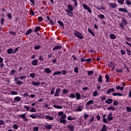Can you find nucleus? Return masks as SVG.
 Listing matches in <instances>:
<instances>
[{
	"mask_svg": "<svg viewBox=\"0 0 131 131\" xmlns=\"http://www.w3.org/2000/svg\"><path fill=\"white\" fill-rule=\"evenodd\" d=\"M68 93H69L68 90L66 89H64L62 90V95H65V94H68Z\"/></svg>",
	"mask_w": 131,
	"mask_h": 131,
	"instance_id": "7c9ffc66",
	"label": "nucleus"
},
{
	"mask_svg": "<svg viewBox=\"0 0 131 131\" xmlns=\"http://www.w3.org/2000/svg\"><path fill=\"white\" fill-rule=\"evenodd\" d=\"M76 99L77 100H79L80 98H81V95L79 93L76 94Z\"/></svg>",
	"mask_w": 131,
	"mask_h": 131,
	"instance_id": "e433bc0d",
	"label": "nucleus"
},
{
	"mask_svg": "<svg viewBox=\"0 0 131 131\" xmlns=\"http://www.w3.org/2000/svg\"><path fill=\"white\" fill-rule=\"evenodd\" d=\"M60 93H61V89L60 88L56 89V92L54 95V97H59Z\"/></svg>",
	"mask_w": 131,
	"mask_h": 131,
	"instance_id": "423d86ee",
	"label": "nucleus"
},
{
	"mask_svg": "<svg viewBox=\"0 0 131 131\" xmlns=\"http://www.w3.org/2000/svg\"><path fill=\"white\" fill-rule=\"evenodd\" d=\"M105 79H106V82H109V78H110V77L109 76V75L106 74L105 75Z\"/></svg>",
	"mask_w": 131,
	"mask_h": 131,
	"instance_id": "ea45409f",
	"label": "nucleus"
},
{
	"mask_svg": "<svg viewBox=\"0 0 131 131\" xmlns=\"http://www.w3.org/2000/svg\"><path fill=\"white\" fill-rule=\"evenodd\" d=\"M53 107L56 109H62L63 108V107H62L61 105H53Z\"/></svg>",
	"mask_w": 131,
	"mask_h": 131,
	"instance_id": "c756f323",
	"label": "nucleus"
},
{
	"mask_svg": "<svg viewBox=\"0 0 131 131\" xmlns=\"http://www.w3.org/2000/svg\"><path fill=\"white\" fill-rule=\"evenodd\" d=\"M35 75H36L35 73H32L30 74V76L32 78H34V77H35Z\"/></svg>",
	"mask_w": 131,
	"mask_h": 131,
	"instance_id": "c03bdc74",
	"label": "nucleus"
},
{
	"mask_svg": "<svg viewBox=\"0 0 131 131\" xmlns=\"http://www.w3.org/2000/svg\"><path fill=\"white\" fill-rule=\"evenodd\" d=\"M57 23L60 25V26H62V27H64V23H63L61 20H58Z\"/></svg>",
	"mask_w": 131,
	"mask_h": 131,
	"instance_id": "de8ad7c7",
	"label": "nucleus"
},
{
	"mask_svg": "<svg viewBox=\"0 0 131 131\" xmlns=\"http://www.w3.org/2000/svg\"><path fill=\"white\" fill-rule=\"evenodd\" d=\"M91 104H94V100H90L86 103V105L87 106H90V105H91Z\"/></svg>",
	"mask_w": 131,
	"mask_h": 131,
	"instance_id": "c85d7f7f",
	"label": "nucleus"
},
{
	"mask_svg": "<svg viewBox=\"0 0 131 131\" xmlns=\"http://www.w3.org/2000/svg\"><path fill=\"white\" fill-rule=\"evenodd\" d=\"M38 63V60L37 59H34L32 61L31 64L33 66H37V64Z\"/></svg>",
	"mask_w": 131,
	"mask_h": 131,
	"instance_id": "9d476101",
	"label": "nucleus"
},
{
	"mask_svg": "<svg viewBox=\"0 0 131 131\" xmlns=\"http://www.w3.org/2000/svg\"><path fill=\"white\" fill-rule=\"evenodd\" d=\"M112 92L114 93V92H115V89H114V88L108 89L107 91V95H110L111 93H112Z\"/></svg>",
	"mask_w": 131,
	"mask_h": 131,
	"instance_id": "dca6fc26",
	"label": "nucleus"
},
{
	"mask_svg": "<svg viewBox=\"0 0 131 131\" xmlns=\"http://www.w3.org/2000/svg\"><path fill=\"white\" fill-rule=\"evenodd\" d=\"M74 119H75V118H72L71 116H69L68 117V120H74Z\"/></svg>",
	"mask_w": 131,
	"mask_h": 131,
	"instance_id": "5fc2aeb1",
	"label": "nucleus"
},
{
	"mask_svg": "<svg viewBox=\"0 0 131 131\" xmlns=\"http://www.w3.org/2000/svg\"><path fill=\"white\" fill-rule=\"evenodd\" d=\"M15 73H16V70H12L10 72V74H11V75H14V74H15Z\"/></svg>",
	"mask_w": 131,
	"mask_h": 131,
	"instance_id": "bf43d9fd",
	"label": "nucleus"
},
{
	"mask_svg": "<svg viewBox=\"0 0 131 131\" xmlns=\"http://www.w3.org/2000/svg\"><path fill=\"white\" fill-rule=\"evenodd\" d=\"M108 5L112 9H115V8H117V5L115 3H108Z\"/></svg>",
	"mask_w": 131,
	"mask_h": 131,
	"instance_id": "6e6552de",
	"label": "nucleus"
},
{
	"mask_svg": "<svg viewBox=\"0 0 131 131\" xmlns=\"http://www.w3.org/2000/svg\"><path fill=\"white\" fill-rule=\"evenodd\" d=\"M77 110L78 111V112H81V111L83 110V107L82 106H78Z\"/></svg>",
	"mask_w": 131,
	"mask_h": 131,
	"instance_id": "b1692460",
	"label": "nucleus"
},
{
	"mask_svg": "<svg viewBox=\"0 0 131 131\" xmlns=\"http://www.w3.org/2000/svg\"><path fill=\"white\" fill-rule=\"evenodd\" d=\"M45 73L49 74V73H52V70L49 68H47L44 70Z\"/></svg>",
	"mask_w": 131,
	"mask_h": 131,
	"instance_id": "ddd939ff",
	"label": "nucleus"
},
{
	"mask_svg": "<svg viewBox=\"0 0 131 131\" xmlns=\"http://www.w3.org/2000/svg\"><path fill=\"white\" fill-rule=\"evenodd\" d=\"M36 111H37L36 109H35L34 107H32L31 109L30 110V112H33V113L36 112Z\"/></svg>",
	"mask_w": 131,
	"mask_h": 131,
	"instance_id": "49530a36",
	"label": "nucleus"
},
{
	"mask_svg": "<svg viewBox=\"0 0 131 131\" xmlns=\"http://www.w3.org/2000/svg\"><path fill=\"white\" fill-rule=\"evenodd\" d=\"M59 121L60 123H63L64 125L67 123V120L63 119L62 118H59Z\"/></svg>",
	"mask_w": 131,
	"mask_h": 131,
	"instance_id": "0eeeda50",
	"label": "nucleus"
},
{
	"mask_svg": "<svg viewBox=\"0 0 131 131\" xmlns=\"http://www.w3.org/2000/svg\"><path fill=\"white\" fill-rule=\"evenodd\" d=\"M108 67H110L111 68L113 67V66H114V65L115 66V64H114V62H113V61H111V62L110 63H108Z\"/></svg>",
	"mask_w": 131,
	"mask_h": 131,
	"instance_id": "4c0bfd02",
	"label": "nucleus"
},
{
	"mask_svg": "<svg viewBox=\"0 0 131 131\" xmlns=\"http://www.w3.org/2000/svg\"><path fill=\"white\" fill-rule=\"evenodd\" d=\"M14 100L16 102H20V100H21V97L19 96H16L14 98Z\"/></svg>",
	"mask_w": 131,
	"mask_h": 131,
	"instance_id": "cd10ccee",
	"label": "nucleus"
},
{
	"mask_svg": "<svg viewBox=\"0 0 131 131\" xmlns=\"http://www.w3.org/2000/svg\"><path fill=\"white\" fill-rule=\"evenodd\" d=\"M34 49L35 50H39L40 49V46L39 45H37L34 47Z\"/></svg>",
	"mask_w": 131,
	"mask_h": 131,
	"instance_id": "13d9d810",
	"label": "nucleus"
},
{
	"mask_svg": "<svg viewBox=\"0 0 131 131\" xmlns=\"http://www.w3.org/2000/svg\"><path fill=\"white\" fill-rule=\"evenodd\" d=\"M118 3L120 5H123L124 4V0H118Z\"/></svg>",
	"mask_w": 131,
	"mask_h": 131,
	"instance_id": "09e8293b",
	"label": "nucleus"
},
{
	"mask_svg": "<svg viewBox=\"0 0 131 131\" xmlns=\"http://www.w3.org/2000/svg\"><path fill=\"white\" fill-rule=\"evenodd\" d=\"M59 49H62V46H56L53 48V51H55V50H59Z\"/></svg>",
	"mask_w": 131,
	"mask_h": 131,
	"instance_id": "5701e85b",
	"label": "nucleus"
},
{
	"mask_svg": "<svg viewBox=\"0 0 131 131\" xmlns=\"http://www.w3.org/2000/svg\"><path fill=\"white\" fill-rule=\"evenodd\" d=\"M64 115V113L63 112H59L58 114V116H62Z\"/></svg>",
	"mask_w": 131,
	"mask_h": 131,
	"instance_id": "338daca9",
	"label": "nucleus"
},
{
	"mask_svg": "<svg viewBox=\"0 0 131 131\" xmlns=\"http://www.w3.org/2000/svg\"><path fill=\"white\" fill-rule=\"evenodd\" d=\"M88 75H92V74H94V71H88Z\"/></svg>",
	"mask_w": 131,
	"mask_h": 131,
	"instance_id": "4d7b16f0",
	"label": "nucleus"
},
{
	"mask_svg": "<svg viewBox=\"0 0 131 131\" xmlns=\"http://www.w3.org/2000/svg\"><path fill=\"white\" fill-rule=\"evenodd\" d=\"M60 118H62L63 119H66L67 118V116L66 114H64Z\"/></svg>",
	"mask_w": 131,
	"mask_h": 131,
	"instance_id": "774afa93",
	"label": "nucleus"
},
{
	"mask_svg": "<svg viewBox=\"0 0 131 131\" xmlns=\"http://www.w3.org/2000/svg\"><path fill=\"white\" fill-rule=\"evenodd\" d=\"M16 83L17 84H18V85H20V84H23V83H24V82H23V81H17Z\"/></svg>",
	"mask_w": 131,
	"mask_h": 131,
	"instance_id": "864d4df0",
	"label": "nucleus"
},
{
	"mask_svg": "<svg viewBox=\"0 0 131 131\" xmlns=\"http://www.w3.org/2000/svg\"><path fill=\"white\" fill-rule=\"evenodd\" d=\"M61 73H62V72L61 71H57V72H55L53 73V76H55V75H59V74H61Z\"/></svg>",
	"mask_w": 131,
	"mask_h": 131,
	"instance_id": "58836bf2",
	"label": "nucleus"
},
{
	"mask_svg": "<svg viewBox=\"0 0 131 131\" xmlns=\"http://www.w3.org/2000/svg\"><path fill=\"white\" fill-rule=\"evenodd\" d=\"M93 95L94 97H97L98 96V91H95L93 93Z\"/></svg>",
	"mask_w": 131,
	"mask_h": 131,
	"instance_id": "69168bd1",
	"label": "nucleus"
},
{
	"mask_svg": "<svg viewBox=\"0 0 131 131\" xmlns=\"http://www.w3.org/2000/svg\"><path fill=\"white\" fill-rule=\"evenodd\" d=\"M13 127L14 129H18V128H19V126L16 124H13Z\"/></svg>",
	"mask_w": 131,
	"mask_h": 131,
	"instance_id": "37998d69",
	"label": "nucleus"
},
{
	"mask_svg": "<svg viewBox=\"0 0 131 131\" xmlns=\"http://www.w3.org/2000/svg\"><path fill=\"white\" fill-rule=\"evenodd\" d=\"M107 126L105 124H103L101 128V131H107Z\"/></svg>",
	"mask_w": 131,
	"mask_h": 131,
	"instance_id": "bb28decb",
	"label": "nucleus"
},
{
	"mask_svg": "<svg viewBox=\"0 0 131 131\" xmlns=\"http://www.w3.org/2000/svg\"><path fill=\"white\" fill-rule=\"evenodd\" d=\"M45 128L48 130H51L53 128V126L51 124L46 125L45 126Z\"/></svg>",
	"mask_w": 131,
	"mask_h": 131,
	"instance_id": "f8f14e48",
	"label": "nucleus"
},
{
	"mask_svg": "<svg viewBox=\"0 0 131 131\" xmlns=\"http://www.w3.org/2000/svg\"><path fill=\"white\" fill-rule=\"evenodd\" d=\"M98 82H100V83H102V82H103V79L102 78V75H100L99 76V77L98 78Z\"/></svg>",
	"mask_w": 131,
	"mask_h": 131,
	"instance_id": "412c9836",
	"label": "nucleus"
},
{
	"mask_svg": "<svg viewBox=\"0 0 131 131\" xmlns=\"http://www.w3.org/2000/svg\"><path fill=\"white\" fill-rule=\"evenodd\" d=\"M61 74L62 75H67V71L63 70L61 71Z\"/></svg>",
	"mask_w": 131,
	"mask_h": 131,
	"instance_id": "79ce46f5",
	"label": "nucleus"
},
{
	"mask_svg": "<svg viewBox=\"0 0 131 131\" xmlns=\"http://www.w3.org/2000/svg\"><path fill=\"white\" fill-rule=\"evenodd\" d=\"M68 128H69L70 131H74V128H75V126L72 124H70L68 126Z\"/></svg>",
	"mask_w": 131,
	"mask_h": 131,
	"instance_id": "1a4fd4ad",
	"label": "nucleus"
},
{
	"mask_svg": "<svg viewBox=\"0 0 131 131\" xmlns=\"http://www.w3.org/2000/svg\"><path fill=\"white\" fill-rule=\"evenodd\" d=\"M69 98H71L72 99H74V98H76V96L73 93H71L70 94V96H69Z\"/></svg>",
	"mask_w": 131,
	"mask_h": 131,
	"instance_id": "2f4dec72",
	"label": "nucleus"
},
{
	"mask_svg": "<svg viewBox=\"0 0 131 131\" xmlns=\"http://www.w3.org/2000/svg\"><path fill=\"white\" fill-rule=\"evenodd\" d=\"M5 124V121L3 120H0V128H5V126H2V125H4Z\"/></svg>",
	"mask_w": 131,
	"mask_h": 131,
	"instance_id": "6ab92c4d",
	"label": "nucleus"
},
{
	"mask_svg": "<svg viewBox=\"0 0 131 131\" xmlns=\"http://www.w3.org/2000/svg\"><path fill=\"white\" fill-rule=\"evenodd\" d=\"M31 32H32V29H29L26 33V35H29V34H30V33H31Z\"/></svg>",
	"mask_w": 131,
	"mask_h": 131,
	"instance_id": "f704fd0d",
	"label": "nucleus"
},
{
	"mask_svg": "<svg viewBox=\"0 0 131 131\" xmlns=\"http://www.w3.org/2000/svg\"><path fill=\"white\" fill-rule=\"evenodd\" d=\"M113 102V99L111 98L107 99L105 100L106 104H111Z\"/></svg>",
	"mask_w": 131,
	"mask_h": 131,
	"instance_id": "a211bd4d",
	"label": "nucleus"
},
{
	"mask_svg": "<svg viewBox=\"0 0 131 131\" xmlns=\"http://www.w3.org/2000/svg\"><path fill=\"white\" fill-rule=\"evenodd\" d=\"M26 114H23L22 115H18L19 117H21L23 119H25L26 118Z\"/></svg>",
	"mask_w": 131,
	"mask_h": 131,
	"instance_id": "473e14b6",
	"label": "nucleus"
},
{
	"mask_svg": "<svg viewBox=\"0 0 131 131\" xmlns=\"http://www.w3.org/2000/svg\"><path fill=\"white\" fill-rule=\"evenodd\" d=\"M68 9H66V13L70 16V17H72L73 16V6L71 5H68Z\"/></svg>",
	"mask_w": 131,
	"mask_h": 131,
	"instance_id": "f257e3e1",
	"label": "nucleus"
},
{
	"mask_svg": "<svg viewBox=\"0 0 131 131\" xmlns=\"http://www.w3.org/2000/svg\"><path fill=\"white\" fill-rule=\"evenodd\" d=\"M110 37L111 39H116V36L115 35H114V34H111L110 35Z\"/></svg>",
	"mask_w": 131,
	"mask_h": 131,
	"instance_id": "393cba45",
	"label": "nucleus"
},
{
	"mask_svg": "<svg viewBox=\"0 0 131 131\" xmlns=\"http://www.w3.org/2000/svg\"><path fill=\"white\" fill-rule=\"evenodd\" d=\"M45 117V119H47L48 120H54V117H53L51 115H46Z\"/></svg>",
	"mask_w": 131,
	"mask_h": 131,
	"instance_id": "9b49d317",
	"label": "nucleus"
},
{
	"mask_svg": "<svg viewBox=\"0 0 131 131\" xmlns=\"http://www.w3.org/2000/svg\"><path fill=\"white\" fill-rule=\"evenodd\" d=\"M74 35H75L76 37L79 38V39H83V36H82V34L81 33L79 32V31L75 30L74 31Z\"/></svg>",
	"mask_w": 131,
	"mask_h": 131,
	"instance_id": "f03ea898",
	"label": "nucleus"
},
{
	"mask_svg": "<svg viewBox=\"0 0 131 131\" xmlns=\"http://www.w3.org/2000/svg\"><path fill=\"white\" fill-rule=\"evenodd\" d=\"M41 28L40 27H36L34 30V32L35 33H36V32H37L38 31H39V30H40Z\"/></svg>",
	"mask_w": 131,
	"mask_h": 131,
	"instance_id": "c9c22d12",
	"label": "nucleus"
},
{
	"mask_svg": "<svg viewBox=\"0 0 131 131\" xmlns=\"http://www.w3.org/2000/svg\"><path fill=\"white\" fill-rule=\"evenodd\" d=\"M118 11L119 12H124V13H127V10H126V9L123 8H119Z\"/></svg>",
	"mask_w": 131,
	"mask_h": 131,
	"instance_id": "4468645a",
	"label": "nucleus"
},
{
	"mask_svg": "<svg viewBox=\"0 0 131 131\" xmlns=\"http://www.w3.org/2000/svg\"><path fill=\"white\" fill-rule=\"evenodd\" d=\"M113 96H114V97L116 96H118V97H122V96H123V94L119 93H114L113 94Z\"/></svg>",
	"mask_w": 131,
	"mask_h": 131,
	"instance_id": "f3484780",
	"label": "nucleus"
},
{
	"mask_svg": "<svg viewBox=\"0 0 131 131\" xmlns=\"http://www.w3.org/2000/svg\"><path fill=\"white\" fill-rule=\"evenodd\" d=\"M7 53L9 54V55H12V54H14V52L13 51V49H9L7 50Z\"/></svg>",
	"mask_w": 131,
	"mask_h": 131,
	"instance_id": "aec40b11",
	"label": "nucleus"
},
{
	"mask_svg": "<svg viewBox=\"0 0 131 131\" xmlns=\"http://www.w3.org/2000/svg\"><path fill=\"white\" fill-rule=\"evenodd\" d=\"M88 32H89V33H91V34H92V35H93V36H95V33H94V32H93V30H92V29H88Z\"/></svg>",
	"mask_w": 131,
	"mask_h": 131,
	"instance_id": "72a5a7b5",
	"label": "nucleus"
},
{
	"mask_svg": "<svg viewBox=\"0 0 131 131\" xmlns=\"http://www.w3.org/2000/svg\"><path fill=\"white\" fill-rule=\"evenodd\" d=\"M98 17L100 19H105V15L103 14H99L98 15Z\"/></svg>",
	"mask_w": 131,
	"mask_h": 131,
	"instance_id": "a19ab883",
	"label": "nucleus"
},
{
	"mask_svg": "<svg viewBox=\"0 0 131 131\" xmlns=\"http://www.w3.org/2000/svg\"><path fill=\"white\" fill-rule=\"evenodd\" d=\"M11 94L13 96L18 95V92L16 91H11Z\"/></svg>",
	"mask_w": 131,
	"mask_h": 131,
	"instance_id": "8fccbe9b",
	"label": "nucleus"
},
{
	"mask_svg": "<svg viewBox=\"0 0 131 131\" xmlns=\"http://www.w3.org/2000/svg\"><path fill=\"white\" fill-rule=\"evenodd\" d=\"M47 19L48 20H47V22L48 24H50V25H55V23H54V21H53L49 16H47Z\"/></svg>",
	"mask_w": 131,
	"mask_h": 131,
	"instance_id": "39448f33",
	"label": "nucleus"
},
{
	"mask_svg": "<svg viewBox=\"0 0 131 131\" xmlns=\"http://www.w3.org/2000/svg\"><path fill=\"white\" fill-rule=\"evenodd\" d=\"M30 117L33 118V119H35V118H37V116L34 115H30Z\"/></svg>",
	"mask_w": 131,
	"mask_h": 131,
	"instance_id": "3c124183",
	"label": "nucleus"
},
{
	"mask_svg": "<svg viewBox=\"0 0 131 131\" xmlns=\"http://www.w3.org/2000/svg\"><path fill=\"white\" fill-rule=\"evenodd\" d=\"M112 114H113V113L111 112L109 113L108 114L107 116V118L108 121H112V120H113V117L112 116Z\"/></svg>",
	"mask_w": 131,
	"mask_h": 131,
	"instance_id": "20e7f679",
	"label": "nucleus"
},
{
	"mask_svg": "<svg viewBox=\"0 0 131 131\" xmlns=\"http://www.w3.org/2000/svg\"><path fill=\"white\" fill-rule=\"evenodd\" d=\"M72 58L75 61H78V58H77V57L75 56V55H72Z\"/></svg>",
	"mask_w": 131,
	"mask_h": 131,
	"instance_id": "0e129e2a",
	"label": "nucleus"
},
{
	"mask_svg": "<svg viewBox=\"0 0 131 131\" xmlns=\"http://www.w3.org/2000/svg\"><path fill=\"white\" fill-rule=\"evenodd\" d=\"M51 95H54L55 94V88H52L51 90Z\"/></svg>",
	"mask_w": 131,
	"mask_h": 131,
	"instance_id": "e2e57ef3",
	"label": "nucleus"
},
{
	"mask_svg": "<svg viewBox=\"0 0 131 131\" xmlns=\"http://www.w3.org/2000/svg\"><path fill=\"white\" fill-rule=\"evenodd\" d=\"M125 2L127 5V6H130L131 5V2L129 0H125Z\"/></svg>",
	"mask_w": 131,
	"mask_h": 131,
	"instance_id": "680f3d73",
	"label": "nucleus"
},
{
	"mask_svg": "<svg viewBox=\"0 0 131 131\" xmlns=\"http://www.w3.org/2000/svg\"><path fill=\"white\" fill-rule=\"evenodd\" d=\"M74 71L75 73H78V67H75Z\"/></svg>",
	"mask_w": 131,
	"mask_h": 131,
	"instance_id": "603ef678",
	"label": "nucleus"
},
{
	"mask_svg": "<svg viewBox=\"0 0 131 131\" xmlns=\"http://www.w3.org/2000/svg\"><path fill=\"white\" fill-rule=\"evenodd\" d=\"M126 111H127V112H131V108L129 106H126Z\"/></svg>",
	"mask_w": 131,
	"mask_h": 131,
	"instance_id": "052dcab7",
	"label": "nucleus"
},
{
	"mask_svg": "<svg viewBox=\"0 0 131 131\" xmlns=\"http://www.w3.org/2000/svg\"><path fill=\"white\" fill-rule=\"evenodd\" d=\"M24 107L25 108V109H26V110H27V111H29L30 107L26 105L24 106Z\"/></svg>",
	"mask_w": 131,
	"mask_h": 131,
	"instance_id": "6e6d98bb",
	"label": "nucleus"
},
{
	"mask_svg": "<svg viewBox=\"0 0 131 131\" xmlns=\"http://www.w3.org/2000/svg\"><path fill=\"white\" fill-rule=\"evenodd\" d=\"M107 110H116L115 106L112 105L107 108Z\"/></svg>",
	"mask_w": 131,
	"mask_h": 131,
	"instance_id": "a878e982",
	"label": "nucleus"
},
{
	"mask_svg": "<svg viewBox=\"0 0 131 131\" xmlns=\"http://www.w3.org/2000/svg\"><path fill=\"white\" fill-rule=\"evenodd\" d=\"M82 6L84 9L86 10L87 12L89 13V14H92V13H93V12L92 11V9L88 5H86V4H83Z\"/></svg>",
	"mask_w": 131,
	"mask_h": 131,
	"instance_id": "7ed1b4c3",
	"label": "nucleus"
},
{
	"mask_svg": "<svg viewBox=\"0 0 131 131\" xmlns=\"http://www.w3.org/2000/svg\"><path fill=\"white\" fill-rule=\"evenodd\" d=\"M72 2H74V3H75L74 7L76 8V7H77V5H78V4L77 3V1L76 0H72Z\"/></svg>",
	"mask_w": 131,
	"mask_h": 131,
	"instance_id": "a18cd8bd",
	"label": "nucleus"
},
{
	"mask_svg": "<svg viewBox=\"0 0 131 131\" xmlns=\"http://www.w3.org/2000/svg\"><path fill=\"white\" fill-rule=\"evenodd\" d=\"M31 84H33V85H34V86H37V85H40V82H35V81H32L31 83Z\"/></svg>",
	"mask_w": 131,
	"mask_h": 131,
	"instance_id": "2eb2a0df",
	"label": "nucleus"
},
{
	"mask_svg": "<svg viewBox=\"0 0 131 131\" xmlns=\"http://www.w3.org/2000/svg\"><path fill=\"white\" fill-rule=\"evenodd\" d=\"M122 23L124 24V25H127V20H126L125 18H122L121 19Z\"/></svg>",
	"mask_w": 131,
	"mask_h": 131,
	"instance_id": "4be33fe9",
	"label": "nucleus"
}]
</instances>
